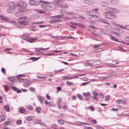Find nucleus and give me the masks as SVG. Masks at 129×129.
I'll list each match as a JSON object with an SVG mask.
<instances>
[{"mask_svg": "<svg viewBox=\"0 0 129 129\" xmlns=\"http://www.w3.org/2000/svg\"><path fill=\"white\" fill-rule=\"evenodd\" d=\"M40 3H44L43 5L41 4V6L43 9L45 11L49 10L52 7L51 6L47 3V2L41 0H30L29 1V4L33 6L38 5L40 4Z\"/></svg>", "mask_w": 129, "mask_h": 129, "instance_id": "f257e3e1", "label": "nucleus"}, {"mask_svg": "<svg viewBox=\"0 0 129 129\" xmlns=\"http://www.w3.org/2000/svg\"><path fill=\"white\" fill-rule=\"evenodd\" d=\"M17 6L19 8L18 9L19 12H24L25 11V8L27 6V5L25 2L20 1L17 4Z\"/></svg>", "mask_w": 129, "mask_h": 129, "instance_id": "f03ea898", "label": "nucleus"}, {"mask_svg": "<svg viewBox=\"0 0 129 129\" xmlns=\"http://www.w3.org/2000/svg\"><path fill=\"white\" fill-rule=\"evenodd\" d=\"M19 24L22 27H24L28 24V21L26 17H21L19 18Z\"/></svg>", "mask_w": 129, "mask_h": 129, "instance_id": "7ed1b4c3", "label": "nucleus"}, {"mask_svg": "<svg viewBox=\"0 0 129 129\" xmlns=\"http://www.w3.org/2000/svg\"><path fill=\"white\" fill-rule=\"evenodd\" d=\"M103 15L105 18L110 20H113L116 18V15L110 12H104Z\"/></svg>", "mask_w": 129, "mask_h": 129, "instance_id": "20e7f679", "label": "nucleus"}, {"mask_svg": "<svg viewBox=\"0 0 129 129\" xmlns=\"http://www.w3.org/2000/svg\"><path fill=\"white\" fill-rule=\"evenodd\" d=\"M9 7L7 11L8 13H11L13 12V10L16 7L15 3L13 2L10 3Z\"/></svg>", "mask_w": 129, "mask_h": 129, "instance_id": "39448f33", "label": "nucleus"}, {"mask_svg": "<svg viewBox=\"0 0 129 129\" xmlns=\"http://www.w3.org/2000/svg\"><path fill=\"white\" fill-rule=\"evenodd\" d=\"M24 40H26L27 42L30 43H32L36 40H37V38H31L29 37H26L24 38Z\"/></svg>", "mask_w": 129, "mask_h": 129, "instance_id": "423d86ee", "label": "nucleus"}, {"mask_svg": "<svg viewBox=\"0 0 129 129\" xmlns=\"http://www.w3.org/2000/svg\"><path fill=\"white\" fill-rule=\"evenodd\" d=\"M98 17L96 16L92 15L90 17H89V18L90 20L94 22L97 20Z\"/></svg>", "mask_w": 129, "mask_h": 129, "instance_id": "0eeeda50", "label": "nucleus"}, {"mask_svg": "<svg viewBox=\"0 0 129 129\" xmlns=\"http://www.w3.org/2000/svg\"><path fill=\"white\" fill-rule=\"evenodd\" d=\"M10 88L14 91L17 92L18 93H20L21 92V90H18L19 89L18 88H16L14 86H11L10 87Z\"/></svg>", "mask_w": 129, "mask_h": 129, "instance_id": "6e6552de", "label": "nucleus"}, {"mask_svg": "<svg viewBox=\"0 0 129 129\" xmlns=\"http://www.w3.org/2000/svg\"><path fill=\"white\" fill-rule=\"evenodd\" d=\"M63 2V0H55L53 2L55 5H56L58 6L60 5Z\"/></svg>", "mask_w": 129, "mask_h": 129, "instance_id": "1a4fd4ad", "label": "nucleus"}, {"mask_svg": "<svg viewBox=\"0 0 129 129\" xmlns=\"http://www.w3.org/2000/svg\"><path fill=\"white\" fill-rule=\"evenodd\" d=\"M61 77L63 78L62 79V81L66 80L67 79H72L73 78V77L67 76H62Z\"/></svg>", "mask_w": 129, "mask_h": 129, "instance_id": "9d476101", "label": "nucleus"}, {"mask_svg": "<svg viewBox=\"0 0 129 129\" xmlns=\"http://www.w3.org/2000/svg\"><path fill=\"white\" fill-rule=\"evenodd\" d=\"M94 61L93 63L94 64H93V66H94L96 65H97L98 64H100L102 63V62L98 60H93Z\"/></svg>", "mask_w": 129, "mask_h": 129, "instance_id": "9b49d317", "label": "nucleus"}, {"mask_svg": "<svg viewBox=\"0 0 129 129\" xmlns=\"http://www.w3.org/2000/svg\"><path fill=\"white\" fill-rule=\"evenodd\" d=\"M60 20L59 19H56L54 20H50L49 21L50 23H56L57 22H60Z\"/></svg>", "mask_w": 129, "mask_h": 129, "instance_id": "f8f14e48", "label": "nucleus"}, {"mask_svg": "<svg viewBox=\"0 0 129 129\" xmlns=\"http://www.w3.org/2000/svg\"><path fill=\"white\" fill-rule=\"evenodd\" d=\"M101 5L103 7H106L108 6V4L107 2H103L101 3Z\"/></svg>", "mask_w": 129, "mask_h": 129, "instance_id": "ddd939ff", "label": "nucleus"}, {"mask_svg": "<svg viewBox=\"0 0 129 129\" xmlns=\"http://www.w3.org/2000/svg\"><path fill=\"white\" fill-rule=\"evenodd\" d=\"M37 99L40 101V102L42 103L43 102L44 99L42 98L41 96L39 95H38L37 96Z\"/></svg>", "mask_w": 129, "mask_h": 129, "instance_id": "4468645a", "label": "nucleus"}, {"mask_svg": "<svg viewBox=\"0 0 129 129\" xmlns=\"http://www.w3.org/2000/svg\"><path fill=\"white\" fill-rule=\"evenodd\" d=\"M39 17V15L38 14H34L31 16L32 18L34 19H36L38 18Z\"/></svg>", "mask_w": 129, "mask_h": 129, "instance_id": "2eb2a0df", "label": "nucleus"}, {"mask_svg": "<svg viewBox=\"0 0 129 129\" xmlns=\"http://www.w3.org/2000/svg\"><path fill=\"white\" fill-rule=\"evenodd\" d=\"M1 18L2 20L5 21L6 22H8L9 21V19L3 16L1 17Z\"/></svg>", "mask_w": 129, "mask_h": 129, "instance_id": "dca6fc26", "label": "nucleus"}, {"mask_svg": "<svg viewBox=\"0 0 129 129\" xmlns=\"http://www.w3.org/2000/svg\"><path fill=\"white\" fill-rule=\"evenodd\" d=\"M111 3L114 5H116L118 3L117 0H111Z\"/></svg>", "mask_w": 129, "mask_h": 129, "instance_id": "f3484780", "label": "nucleus"}, {"mask_svg": "<svg viewBox=\"0 0 129 129\" xmlns=\"http://www.w3.org/2000/svg\"><path fill=\"white\" fill-rule=\"evenodd\" d=\"M6 118V115L1 116H0V122L4 120Z\"/></svg>", "mask_w": 129, "mask_h": 129, "instance_id": "a211bd4d", "label": "nucleus"}, {"mask_svg": "<svg viewBox=\"0 0 129 129\" xmlns=\"http://www.w3.org/2000/svg\"><path fill=\"white\" fill-rule=\"evenodd\" d=\"M41 57H39L38 58H36L35 57H32L30 58V59L31 60H33V61L38 60L39 58H41Z\"/></svg>", "mask_w": 129, "mask_h": 129, "instance_id": "6ab92c4d", "label": "nucleus"}, {"mask_svg": "<svg viewBox=\"0 0 129 129\" xmlns=\"http://www.w3.org/2000/svg\"><path fill=\"white\" fill-rule=\"evenodd\" d=\"M100 21L103 23H104L106 24H109L107 22V20L105 19H100Z\"/></svg>", "mask_w": 129, "mask_h": 129, "instance_id": "aec40b11", "label": "nucleus"}, {"mask_svg": "<svg viewBox=\"0 0 129 129\" xmlns=\"http://www.w3.org/2000/svg\"><path fill=\"white\" fill-rule=\"evenodd\" d=\"M89 92H88L87 93H83V95L84 96L87 97L89 96H90L89 95Z\"/></svg>", "mask_w": 129, "mask_h": 129, "instance_id": "412c9836", "label": "nucleus"}, {"mask_svg": "<svg viewBox=\"0 0 129 129\" xmlns=\"http://www.w3.org/2000/svg\"><path fill=\"white\" fill-rule=\"evenodd\" d=\"M84 2L85 4L88 5L90 4L91 3L90 0H84Z\"/></svg>", "mask_w": 129, "mask_h": 129, "instance_id": "4be33fe9", "label": "nucleus"}, {"mask_svg": "<svg viewBox=\"0 0 129 129\" xmlns=\"http://www.w3.org/2000/svg\"><path fill=\"white\" fill-rule=\"evenodd\" d=\"M84 65L86 66H89L90 67H92V66H93V64H92V63H90L89 62L85 63H84Z\"/></svg>", "mask_w": 129, "mask_h": 129, "instance_id": "5701e85b", "label": "nucleus"}, {"mask_svg": "<svg viewBox=\"0 0 129 129\" xmlns=\"http://www.w3.org/2000/svg\"><path fill=\"white\" fill-rule=\"evenodd\" d=\"M41 110V108L39 107H36L35 110L36 112H38V113H39L40 112Z\"/></svg>", "mask_w": 129, "mask_h": 129, "instance_id": "b1692460", "label": "nucleus"}, {"mask_svg": "<svg viewBox=\"0 0 129 129\" xmlns=\"http://www.w3.org/2000/svg\"><path fill=\"white\" fill-rule=\"evenodd\" d=\"M92 11H87L86 12V14L88 15L89 16V17H90L92 15V14L91 13Z\"/></svg>", "mask_w": 129, "mask_h": 129, "instance_id": "393cba45", "label": "nucleus"}, {"mask_svg": "<svg viewBox=\"0 0 129 129\" xmlns=\"http://www.w3.org/2000/svg\"><path fill=\"white\" fill-rule=\"evenodd\" d=\"M5 108L7 111L9 112L10 111V107L8 105H6L5 106Z\"/></svg>", "mask_w": 129, "mask_h": 129, "instance_id": "a878e982", "label": "nucleus"}, {"mask_svg": "<svg viewBox=\"0 0 129 129\" xmlns=\"http://www.w3.org/2000/svg\"><path fill=\"white\" fill-rule=\"evenodd\" d=\"M112 10L113 11L112 12L115 13H118L119 12L118 10L115 8H112Z\"/></svg>", "mask_w": 129, "mask_h": 129, "instance_id": "bb28decb", "label": "nucleus"}, {"mask_svg": "<svg viewBox=\"0 0 129 129\" xmlns=\"http://www.w3.org/2000/svg\"><path fill=\"white\" fill-rule=\"evenodd\" d=\"M77 96L81 100L83 98V96L82 95L79 94H77Z\"/></svg>", "mask_w": 129, "mask_h": 129, "instance_id": "cd10ccee", "label": "nucleus"}, {"mask_svg": "<svg viewBox=\"0 0 129 129\" xmlns=\"http://www.w3.org/2000/svg\"><path fill=\"white\" fill-rule=\"evenodd\" d=\"M106 10L108 11V12H112V8L108 7L106 8Z\"/></svg>", "mask_w": 129, "mask_h": 129, "instance_id": "c85d7f7f", "label": "nucleus"}, {"mask_svg": "<svg viewBox=\"0 0 129 129\" xmlns=\"http://www.w3.org/2000/svg\"><path fill=\"white\" fill-rule=\"evenodd\" d=\"M63 15H57L55 16H54V18H60L61 17H63Z\"/></svg>", "mask_w": 129, "mask_h": 129, "instance_id": "c756f323", "label": "nucleus"}, {"mask_svg": "<svg viewBox=\"0 0 129 129\" xmlns=\"http://www.w3.org/2000/svg\"><path fill=\"white\" fill-rule=\"evenodd\" d=\"M25 111V109L22 108H20L19 109V111L21 113H24Z\"/></svg>", "mask_w": 129, "mask_h": 129, "instance_id": "7c9ffc66", "label": "nucleus"}, {"mask_svg": "<svg viewBox=\"0 0 129 129\" xmlns=\"http://www.w3.org/2000/svg\"><path fill=\"white\" fill-rule=\"evenodd\" d=\"M118 48L120 50V51L123 52H125L126 50L122 48V47L121 46H118Z\"/></svg>", "mask_w": 129, "mask_h": 129, "instance_id": "2f4dec72", "label": "nucleus"}, {"mask_svg": "<svg viewBox=\"0 0 129 129\" xmlns=\"http://www.w3.org/2000/svg\"><path fill=\"white\" fill-rule=\"evenodd\" d=\"M122 102V100L121 99H117L116 101V103L117 104H119Z\"/></svg>", "mask_w": 129, "mask_h": 129, "instance_id": "473e14b6", "label": "nucleus"}, {"mask_svg": "<svg viewBox=\"0 0 129 129\" xmlns=\"http://www.w3.org/2000/svg\"><path fill=\"white\" fill-rule=\"evenodd\" d=\"M11 123L10 121H6L4 124V125L5 126H6L7 125H10Z\"/></svg>", "mask_w": 129, "mask_h": 129, "instance_id": "72a5a7b5", "label": "nucleus"}, {"mask_svg": "<svg viewBox=\"0 0 129 129\" xmlns=\"http://www.w3.org/2000/svg\"><path fill=\"white\" fill-rule=\"evenodd\" d=\"M8 79L11 81L12 82H14V78L13 77H9L8 78Z\"/></svg>", "mask_w": 129, "mask_h": 129, "instance_id": "f704fd0d", "label": "nucleus"}, {"mask_svg": "<svg viewBox=\"0 0 129 129\" xmlns=\"http://www.w3.org/2000/svg\"><path fill=\"white\" fill-rule=\"evenodd\" d=\"M61 7H63L64 8H67L68 6L67 4H65L63 5H61L60 6Z\"/></svg>", "mask_w": 129, "mask_h": 129, "instance_id": "c9c22d12", "label": "nucleus"}, {"mask_svg": "<svg viewBox=\"0 0 129 129\" xmlns=\"http://www.w3.org/2000/svg\"><path fill=\"white\" fill-rule=\"evenodd\" d=\"M22 121L21 120H17L16 122V123L18 125H19L21 124Z\"/></svg>", "mask_w": 129, "mask_h": 129, "instance_id": "e433bc0d", "label": "nucleus"}, {"mask_svg": "<svg viewBox=\"0 0 129 129\" xmlns=\"http://www.w3.org/2000/svg\"><path fill=\"white\" fill-rule=\"evenodd\" d=\"M66 84L67 85H73V82H70L69 81L67 82H66Z\"/></svg>", "mask_w": 129, "mask_h": 129, "instance_id": "4c0bfd02", "label": "nucleus"}, {"mask_svg": "<svg viewBox=\"0 0 129 129\" xmlns=\"http://www.w3.org/2000/svg\"><path fill=\"white\" fill-rule=\"evenodd\" d=\"M18 79L19 82L20 83L22 82H23V80H25V79L21 78H20L19 77L18 78Z\"/></svg>", "mask_w": 129, "mask_h": 129, "instance_id": "58836bf2", "label": "nucleus"}, {"mask_svg": "<svg viewBox=\"0 0 129 129\" xmlns=\"http://www.w3.org/2000/svg\"><path fill=\"white\" fill-rule=\"evenodd\" d=\"M121 27L124 29H126L129 30V25H126L124 27Z\"/></svg>", "mask_w": 129, "mask_h": 129, "instance_id": "ea45409f", "label": "nucleus"}, {"mask_svg": "<svg viewBox=\"0 0 129 129\" xmlns=\"http://www.w3.org/2000/svg\"><path fill=\"white\" fill-rule=\"evenodd\" d=\"M58 122L59 124H63L64 123V121L62 120H59Z\"/></svg>", "mask_w": 129, "mask_h": 129, "instance_id": "a19ab883", "label": "nucleus"}, {"mask_svg": "<svg viewBox=\"0 0 129 129\" xmlns=\"http://www.w3.org/2000/svg\"><path fill=\"white\" fill-rule=\"evenodd\" d=\"M37 11L38 13L40 14H43L45 13V12L42 10H38Z\"/></svg>", "mask_w": 129, "mask_h": 129, "instance_id": "79ce46f5", "label": "nucleus"}, {"mask_svg": "<svg viewBox=\"0 0 129 129\" xmlns=\"http://www.w3.org/2000/svg\"><path fill=\"white\" fill-rule=\"evenodd\" d=\"M100 45H93V47L94 48H98V47H100Z\"/></svg>", "mask_w": 129, "mask_h": 129, "instance_id": "37998d69", "label": "nucleus"}, {"mask_svg": "<svg viewBox=\"0 0 129 129\" xmlns=\"http://www.w3.org/2000/svg\"><path fill=\"white\" fill-rule=\"evenodd\" d=\"M110 36L112 37L111 38V39L116 41L117 42V41H118L117 39H116L114 37H112V36L111 35H110Z\"/></svg>", "mask_w": 129, "mask_h": 129, "instance_id": "c03bdc74", "label": "nucleus"}, {"mask_svg": "<svg viewBox=\"0 0 129 129\" xmlns=\"http://www.w3.org/2000/svg\"><path fill=\"white\" fill-rule=\"evenodd\" d=\"M32 119V117L31 116L27 117L26 118V120L28 121H30Z\"/></svg>", "mask_w": 129, "mask_h": 129, "instance_id": "a18cd8bd", "label": "nucleus"}, {"mask_svg": "<svg viewBox=\"0 0 129 129\" xmlns=\"http://www.w3.org/2000/svg\"><path fill=\"white\" fill-rule=\"evenodd\" d=\"M29 89L30 90L31 92H34L35 91V88L32 87H31L29 88Z\"/></svg>", "mask_w": 129, "mask_h": 129, "instance_id": "49530a36", "label": "nucleus"}, {"mask_svg": "<svg viewBox=\"0 0 129 129\" xmlns=\"http://www.w3.org/2000/svg\"><path fill=\"white\" fill-rule=\"evenodd\" d=\"M66 13L68 15H73L74 14V13L72 12H66Z\"/></svg>", "mask_w": 129, "mask_h": 129, "instance_id": "de8ad7c7", "label": "nucleus"}, {"mask_svg": "<svg viewBox=\"0 0 129 129\" xmlns=\"http://www.w3.org/2000/svg\"><path fill=\"white\" fill-rule=\"evenodd\" d=\"M45 104H46L47 105H48L50 106L51 105V104H50V102H48V101L47 100H46L45 101Z\"/></svg>", "mask_w": 129, "mask_h": 129, "instance_id": "09e8293b", "label": "nucleus"}, {"mask_svg": "<svg viewBox=\"0 0 129 129\" xmlns=\"http://www.w3.org/2000/svg\"><path fill=\"white\" fill-rule=\"evenodd\" d=\"M89 83V82H84L82 83L81 85V86H85L87 84Z\"/></svg>", "mask_w": 129, "mask_h": 129, "instance_id": "8fccbe9b", "label": "nucleus"}, {"mask_svg": "<svg viewBox=\"0 0 129 129\" xmlns=\"http://www.w3.org/2000/svg\"><path fill=\"white\" fill-rule=\"evenodd\" d=\"M35 122H36L37 123L39 124L40 123L41 121L38 120L37 119H35Z\"/></svg>", "mask_w": 129, "mask_h": 129, "instance_id": "3c124183", "label": "nucleus"}, {"mask_svg": "<svg viewBox=\"0 0 129 129\" xmlns=\"http://www.w3.org/2000/svg\"><path fill=\"white\" fill-rule=\"evenodd\" d=\"M78 17L80 19L84 20L85 19V18L84 17H83L81 16H79Z\"/></svg>", "mask_w": 129, "mask_h": 129, "instance_id": "603ef678", "label": "nucleus"}, {"mask_svg": "<svg viewBox=\"0 0 129 129\" xmlns=\"http://www.w3.org/2000/svg\"><path fill=\"white\" fill-rule=\"evenodd\" d=\"M64 19L66 20H70L71 18L68 16H66L64 18Z\"/></svg>", "mask_w": 129, "mask_h": 129, "instance_id": "864d4df0", "label": "nucleus"}, {"mask_svg": "<svg viewBox=\"0 0 129 129\" xmlns=\"http://www.w3.org/2000/svg\"><path fill=\"white\" fill-rule=\"evenodd\" d=\"M106 78H107V77H100L99 79L101 80H104L106 79Z\"/></svg>", "mask_w": 129, "mask_h": 129, "instance_id": "5fc2aeb1", "label": "nucleus"}, {"mask_svg": "<svg viewBox=\"0 0 129 129\" xmlns=\"http://www.w3.org/2000/svg\"><path fill=\"white\" fill-rule=\"evenodd\" d=\"M1 71L4 74H5V69L3 68H2L1 69Z\"/></svg>", "mask_w": 129, "mask_h": 129, "instance_id": "6e6d98bb", "label": "nucleus"}, {"mask_svg": "<svg viewBox=\"0 0 129 129\" xmlns=\"http://www.w3.org/2000/svg\"><path fill=\"white\" fill-rule=\"evenodd\" d=\"M46 97L48 100H50L51 98L50 97V96L48 94H46Z\"/></svg>", "mask_w": 129, "mask_h": 129, "instance_id": "4d7b16f0", "label": "nucleus"}, {"mask_svg": "<svg viewBox=\"0 0 129 129\" xmlns=\"http://www.w3.org/2000/svg\"><path fill=\"white\" fill-rule=\"evenodd\" d=\"M46 26V25H40L39 26V27L40 28H44Z\"/></svg>", "mask_w": 129, "mask_h": 129, "instance_id": "13d9d810", "label": "nucleus"}, {"mask_svg": "<svg viewBox=\"0 0 129 129\" xmlns=\"http://www.w3.org/2000/svg\"><path fill=\"white\" fill-rule=\"evenodd\" d=\"M37 53V54H38L40 55H43L44 54V53H43L41 52H38Z\"/></svg>", "mask_w": 129, "mask_h": 129, "instance_id": "bf43d9fd", "label": "nucleus"}, {"mask_svg": "<svg viewBox=\"0 0 129 129\" xmlns=\"http://www.w3.org/2000/svg\"><path fill=\"white\" fill-rule=\"evenodd\" d=\"M4 88L7 91L8 90V87L7 85H5L4 86Z\"/></svg>", "mask_w": 129, "mask_h": 129, "instance_id": "052dcab7", "label": "nucleus"}, {"mask_svg": "<svg viewBox=\"0 0 129 129\" xmlns=\"http://www.w3.org/2000/svg\"><path fill=\"white\" fill-rule=\"evenodd\" d=\"M28 108L29 110H33V108L32 106H29L28 107Z\"/></svg>", "mask_w": 129, "mask_h": 129, "instance_id": "680f3d73", "label": "nucleus"}, {"mask_svg": "<svg viewBox=\"0 0 129 129\" xmlns=\"http://www.w3.org/2000/svg\"><path fill=\"white\" fill-rule=\"evenodd\" d=\"M65 11L64 9H62L60 11V12L62 13H64L63 12Z\"/></svg>", "mask_w": 129, "mask_h": 129, "instance_id": "e2e57ef3", "label": "nucleus"}, {"mask_svg": "<svg viewBox=\"0 0 129 129\" xmlns=\"http://www.w3.org/2000/svg\"><path fill=\"white\" fill-rule=\"evenodd\" d=\"M102 50L103 49H102V48H99L98 49L97 51H96V52H100L101 51H102Z\"/></svg>", "mask_w": 129, "mask_h": 129, "instance_id": "0e129e2a", "label": "nucleus"}, {"mask_svg": "<svg viewBox=\"0 0 129 129\" xmlns=\"http://www.w3.org/2000/svg\"><path fill=\"white\" fill-rule=\"evenodd\" d=\"M51 127H56L57 126V125L56 124H52L51 125Z\"/></svg>", "mask_w": 129, "mask_h": 129, "instance_id": "69168bd1", "label": "nucleus"}, {"mask_svg": "<svg viewBox=\"0 0 129 129\" xmlns=\"http://www.w3.org/2000/svg\"><path fill=\"white\" fill-rule=\"evenodd\" d=\"M116 75L115 73H110L109 74V75L110 76H114Z\"/></svg>", "mask_w": 129, "mask_h": 129, "instance_id": "338daca9", "label": "nucleus"}, {"mask_svg": "<svg viewBox=\"0 0 129 129\" xmlns=\"http://www.w3.org/2000/svg\"><path fill=\"white\" fill-rule=\"evenodd\" d=\"M96 127L98 129H104V128L103 127H100L98 126H96Z\"/></svg>", "mask_w": 129, "mask_h": 129, "instance_id": "774afa93", "label": "nucleus"}]
</instances>
